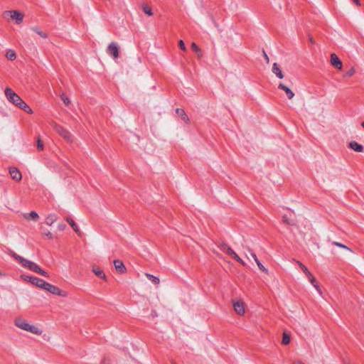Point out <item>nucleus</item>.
<instances>
[{
    "label": "nucleus",
    "mask_w": 364,
    "mask_h": 364,
    "mask_svg": "<svg viewBox=\"0 0 364 364\" xmlns=\"http://www.w3.org/2000/svg\"><path fill=\"white\" fill-rule=\"evenodd\" d=\"M142 10L148 16H151L153 15L151 9L149 6H147L146 4H143L142 5Z\"/></svg>",
    "instance_id": "29"
},
{
    "label": "nucleus",
    "mask_w": 364,
    "mask_h": 364,
    "mask_svg": "<svg viewBox=\"0 0 364 364\" xmlns=\"http://www.w3.org/2000/svg\"><path fill=\"white\" fill-rule=\"evenodd\" d=\"M354 2L355 3V4L357 6H361V4H360L361 1H354Z\"/></svg>",
    "instance_id": "48"
},
{
    "label": "nucleus",
    "mask_w": 364,
    "mask_h": 364,
    "mask_svg": "<svg viewBox=\"0 0 364 364\" xmlns=\"http://www.w3.org/2000/svg\"><path fill=\"white\" fill-rule=\"evenodd\" d=\"M361 125L364 128V121L362 122Z\"/></svg>",
    "instance_id": "49"
},
{
    "label": "nucleus",
    "mask_w": 364,
    "mask_h": 364,
    "mask_svg": "<svg viewBox=\"0 0 364 364\" xmlns=\"http://www.w3.org/2000/svg\"><path fill=\"white\" fill-rule=\"evenodd\" d=\"M332 244L335 246H337V247H339L341 248H343V249H346V250H348L349 251H351V250L347 247L346 245L342 244V243H340L338 242H333Z\"/></svg>",
    "instance_id": "34"
},
{
    "label": "nucleus",
    "mask_w": 364,
    "mask_h": 364,
    "mask_svg": "<svg viewBox=\"0 0 364 364\" xmlns=\"http://www.w3.org/2000/svg\"><path fill=\"white\" fill-rule=\"evenodd\" d=\"M248 252H250L251 257L254 259V260L255 261V262H257V260H259L256 254L252 251V250H250V248H248Z\"/></svg>",
    "instance_id": "37"
},
{
    "label": "nucleus",
    "mask_w": 364,
    "mask_h": 364,
    "mask_svg": "<svg viewBox=\"0 0 364 364\" xmlns=\"http://www.w3.org/2000/svg\"><path fill=\"white\" fill-rule=\"evenodd\" d=\"M232 305H233L235 311L238 315H243L245 314V307H244V303L242 301H233Z\"/></svg>",
    "instance_id": "9"
},
{
    "label": "nucleus",
    "mask_w": 364,
    "mask_h": 364,
    "mask_svg": "<svg viewBox=\"0 0 364 364\" xmlns=\"http://www.w3.org/2000/svg\"><path fill=\"white\" fill-rule=\"evenodd\" d=\"M236 261L242 264V265H245V262L236 254L233 257Z\"/></svg>",
    "instance_id": "38"
},
{
    "label": "nucleus",
    "mask_w": 364,
    "mask_h": 364,
    "mask_svg": "<svg viewBox=\"0 0 364 364\" xmlns=\"http://www.w3.org/2000/svg\"><path fill=\"white\" fill-rule=\"evenodd\" d=\"M6 57L10 60H14L16 59V55L14 50H9L6 54Z\"/></svg>",
    "instance_id": "28"
},
{
    "label": "nucleus",
    "mask_w": 364,
    "mask_h": 364,
    "mask_svg": "<svg viewBox=\"0 0 364 364\" xmlns=\"http://www.w3.org/2000/svg\"><path fill=\"white\" fill-rule=\"evenodd\" d=\"M282 221L289 225H295L296 223L293 219H290L287 215L282 217Z\"/></svg>",
    "instance_id": "27"
},
{
    "label": "nucleus",
    "mask_w": 364,
    "mask_h": 364,
    "mask_svg": "<svg viewBox=\"0 0 364 364\" xmlns=\"http://www.w3.org/2000/svg\"><path fill=\"white\" fill-rule=\"evenodd\" d=\"M60 98L63 100V102L65 103V105H68L70 103V99L65 94H62L60 95Z\"/></svg>",
    "instance_id": "35"
},
{
    "label": "nucleus",
    "mask_w": 364,
    "mask_h": 364,
    "mask_svg": "<svg viewBox=\"0 0 364 364\" xmlns=\"http://www.w3.org/2000/svg\"><path fill=\"white\" fill-rule=\"evenodd\" d=\"M92 272L100 278L103 279H106V275L102 270L100 269L99 267L93 266Z\"/></svg>",
    "instance_id": "19"
},
{
    "label": "nucleus",
    "mask_w": 364,
    "mask_h": 364,
    "mask_svg": "<svg viewBox=\"0 0 364 364\" xmlns=\"http://www.w3.org/2000/svg\"><path fill=\"white\" fill-rule=\"evenodd\" d=\"M43 289H45L50 293L58 295L63 297H66L68 296V293L65 291L61 290L58 287L53 285L50 283L46 282L44 286L43 287Z\"/></svg>",
    "instance_id": "3"
},
{
    "label": "nucleus",
    "mask_w": 364,
    "mask_h": 364,
    "mask_svg": "<svg viewBox=\"0 0 364 364\" xmlns=\"http://www.w3.org/2000/svg\"><path fill=\"white\" fill-rule=\"evenodd\" d=\"M349 147L356 152H362L364 149L363 145L358 144L355 141H352L349 143Z\"/></svg>",
    "instance_id": "18"
},
{
    "label": "nucleus",
    "mask_w": 364,
    "mask_h": 364,
    "mask_svg": "<svg viewBox=\"0 0 364 364\" xmlns=\"http://www.w3.org/2000/svg\"><path fill=\"white\" fill-rule=\"evenodd\" d=\"M66 221L70 225V226L73 228V230L76 233H77L78 235H80V229L73 219H71L70 218H67Z\"/></svg>",
    "instance_id": "22"
},
{
    "label": "nucleus",
    "mask_w": 364,
    "mask_h": 364,
    "mask_svg": "<svg viewBox=\"0 0 364 364\" xmlns=\"http://www.w3.org/2000/svg\"><path fill=\"white\" fill-rule=\"evenodd\" d=\"M114 265L117 272L123 274L126 271V267L124 263L119 259L114 260Z\"/></svg>",
    "instance_id": "15"
},
{
    "label": "nucleus",
    "mask_w": 364,
    "mask_h": 364,
    "mask_svg": "<svg viewBox=\"0 0 364 364\" xmlns=\"http://www.w3.org/2000/svg\"><path fill=\"white\" fill-rule=\"evenodd\" d=\"M355 73V70L353 68H350L347 73H346V75L347 76H352Z\"/></svg>",
    "instance_id": "41"
},
{
    "label": "nucleus",
    "mask_w": 364,
    "mask_h": 364,
    "mask_svg": "<svg viewBox=\"0 0 364 364\" xmlns=\"http://www.w3.org/2000/svg\"><path fill=\"white\" fill-rule=\"evenodd\" d=\"M272 71L278 78H279V79L284 78V76L282 73V71L277 63H274L273 64Z\"/></svg>",
    "instance_id": "17"
},
{
    "label": "nucleus",
    "mask_w": 364,
    "mask_h": 364,
    "mask_svg": "<svg viewBox=\"0 0 364 364\" xmlns=\"http://www.w3.org/2000/svg\"><path fill=\"white\" fill-rule=\"evenodd\" d=\"M297 264H299V266L301 267V269H302V271L305 273V274L306 276L309 274L311 276V272L308 270V269L301 262L297 261Z\"/></svg>",
    "instance_id": "33"
},
{
    "label": "nucleus",
    "mask_w": 364,
    "mask_h": 364,
    "mask_svg": "<svg viewBox=\"0 0 364 364\" xmlns=\"http://www.w3.org/2000/svg\"><path fill=\"white\" fill-rule=\"evenodd\" d=\"M331 63L336 68L341 70L342 68L343 64L341 60L337 56L336 54L332 53L331 55Z\"/></svg>",
    "instance_id": "10"
},
{
    "label": "nucleus",
    "mask_w": 364,
    "mask_h": 364,
    "mask_svg": "<svg viewBox=\"0 0 364 364\" xmlns=\"http://www.w3.org/2000/svg\"><path fill=\"white\" fill-rule=\"evenodd\" d=\"M146 277L149 281H151L152 283L155 284H158L160 282L159 279L157 277H155L151 274L146 273Z\"/></svg>",
    "instance_id": "24"
},
{
    "label": "nucleus",
    "mask_w": 364,
    "mask_h": 364,
    "mask_svg": "<svg viewBox=\"0 0 364 364\" xmlns=\"http://www.w3.org/2000/svg\"><path fill=\"white\" fill-rule=\"evenodd\" d=\"M5 18L9 16L12 20L15 21L17 24L23 21V15L18 11H6L4 14Z\"/></svg>",
    "instance_id": "4"
},
{
    "label": "nucleus",
    "mask_w": 364,
    "mask_h": 364,
    "mask_svg": "<svg viewBox=\"0 0 364 364\" xmlns=\"http://www.w3.org/2000/svg\"><path fill=\"white\" fill-rule=\"evenodd\" d=\"M28 269L33 272L38 273L42 276L48 277V273L43 269H42L37 264H36L33 262H32L31 264H30V267Z\"/></svg>",
    "instance_id": "12"
},
{
    "label": "nucleus",
    "mask_w": 364,
    "mask_h": 364,
    "mask_svg": "<svg viewBox=\"0 0 364 364\" xmlns=\"http://www.w3.org/2000/svg\"><path fill=\"white\" fill-rule=\"evenodd\" d=\"M236 255V252L232 250V251L230 252V254L228 255L230 256H232V257H234V256Z\"/></svg>",
    "instance_id": "46"
},
{
    "label": "nucleus",
    "mask_w": 364,
    "mask_h": 364,
    "mask_svg": "<svg viewBox=\"0 0 364 364\" xmlns=\"http://www.w3.org/2000/svg\"><path fill=\"white\" fill-rule=\"evenodd\" d=\"M31 30L33 31L35 33H36L38 35H39L43 38H46L48 37V35L46 33L42 32L38 27H32Z\"/></svg>",
    "instance_id": "26"
},
{
    "label": "nucleus",
    "mask_w": 364,
    "mask_h": 364,
    "mask_svg": "<svg viewBox=\"0 0 364 364\" xmlns=\"http://www.w3.org/2000/svg\"><path fill=\"white\" fill-rule=\"evenodd\" d=\"M307 277H308L311 284L314 287V288L317 290V291L319 294H321V290L319 286L318 285V284L316 281V279L312 275V274L311 273V276L309 274V275H307Z\"/></svg>",
    "instance_id": "21"
},
{
    "label": "nucleus",
    "mask_w": 364,
    "mask_h": 364,
    "mask_svg": "<svg viewBox=\"0 0 364 364\" xmlns=\"http://www.w3.org/2000/svg\"><path fill=\"white\" fill-rule=\"evenodd\" d=\"M55 131L68 141H72L73 136L70 132L58 124L54 125Z\"/></svg>",
    "instance_id": "5"
},
{
    "label": "nucleus",
    "mask_w": 364,
    "mask_h": 364,
    "mask_svg": "<svg viewBox=\"0 0 364 364\" xmlns=\"http://www.w3.org/2000/svg\"><path fill=\"white\" fill-rule=\"evenodd\" d=\"M236 255V252L232 250V251L230 252V254L228 255L230 256H232V257H234V256Z\"/></svg>",
    "instance_id": "47"
},
{
    "label": "nucleus",
    "mask_w": 364,
    "mask_h": 364,
    "mask_svg": "<svg viewBox=\"0 0 364 364\" xmlns=\"http://www.w3.org/2000/svg\"><path fill=\"white\" fill-rule=\"evenodd\" d=\"M290 336L287 334L286 333H283V336H282V344L284 345V346H287L288 345L289 343H290Z\"/></svg>",
    "instance_id": "30"
},
{
    "label": "nucleus",
    "mask_w": 364,
    "mask_h": 364,
    "mask_svg": "<svg viewBox=\"0 0 364 364\" xmlns=\"http://www.w3.org/2000/svg\"><path fill=\"white\" fill-rule=\"evenodd\" d=\"M57 220V216L55 214L48 215L45 220V223L48 225H52Z\"/></svg>",
    "instance_id": "20"
},
{
    "label": "nucleus",
    "mask_w": 364,
    "mask_h": 364,
    "mask_svg": "<svg viewBox=\"0 0 364 364\" xmlns=\"http://www.w3.org/2000/svg\"><path fill=\"white\" fill-rule=\"evenodd\" d=\"M10 255L15 260H16L23 267L29 269L30 264H31L32 261L18 255V254H16V252H14L13 251H11Z\"/></svg>",
    "instance_id": "6"
},
{
    "label": "nucleus",
    "mask_w": 364,
    "mask_h": 364,
    "mask_svg": "<svg viewBox=\"0 0 364 364\" xmlns=\"http://www.w3.org/2000/svg\"><path fill=\"white\" fill-rule=\"evenodd\" d=\"M65 228V224H58V229L60 230V231H63L64 230Z\"/></svg>",
    "instance_id": "43"
},
{
    "label": "nucleus",
    "mask_w": 364,
    "mask_h": 364,
    "mask_svg": "<svg viewBox=\"0 0 364 364\" xmlns=\"http://www.w3.org/2000/svg\"><path fill=\"white\" fill-rule=\"evenodd\" d=\"M176 113L178 114V115L181 116L183 120H186V121H188V118L187 117V115L186 114V113L184 112V111L181 109H176Z\"/></svg>",
    "instance_id": "31"
},
{
    "label": "nucleus",
    "mask_w": 364,
    "mask_h": 364,
    "mask_svg": "<svg viewBox=\"0 0 364 364\" xmlns=\"http://www.w3.org/2000/svg\"><path fill=\"white\" fill-rule=\"evenodd\" d=\"M9 173L11 177L16 181H19L22 178L21 172L15 167L10 168Z\"/></svg>",
    "instance_id": "14"
},
{
    "label": "nucleus",
    "mask_w": 364,
    "mask_h": 364,
    "mask_svg": "<svg viewBox=\"0 0 364 364\" xmlns=\"http://www.w3.org/2000/svg\"><path fill=\"white\" fill-rule=\"evenodd\" d=\"M275 3H276V5L274 6V9H276V10L277 9H282V6L280 5L279 1H275Z\"/></svg>",
    "instance_id": "44"
},
{
    "label": "nucleus",
    "mask_w": 364,
    "mask_h": 364,
    "mask_svg": "<svg viewBox=\"0 0 364 364\" xmlns=\"http://www.w3.org/2000/svg\"><path fill=\"white\" fill-rule=\"evenodd\" d=\"M107 53L113 58L116 59L119 58V46L117 43L112 42L109 44L107 49Z\"/></svg>",
    "instance_id": "8"
},
{
    "label": "nucleus",
    "mask_w": 364,
    "mask_h": 364,
    "mask_svg": "<svg viewBox=\"0 0 364 364\" xmlns=\"http://www.w3.org/2000/svg\"><path fill=\"white\" fill-rule=\"evenodd\" d=\"M28 269L33 272L38 273L42 276L48 277V273L43 269H42L37 264H36L33 262H32L31 264H30V267Z\"/></svg>",
    "instance_id": "11"
},
{
    "label": "nucleus",
    "mask_w": 364,
    "mask_h": 364,
    "mask_svg": "<svg viewBox=\"0 0 364 364\" xmlns=\"http://www.w3.org/2000/svg\"><path fill=\"white\" fill-rule=\"evenodd\" d=\"M4 93L7 100L10 103L14 105L26 113H33L31 107L20 97L18 94L13 91L10 87H6L4 90Z\"/></svg>",
    "instance_id": "1"
},
{
    "label": "nucleus",
    "mask_w": 364,
    "mask_h": 364,
    "mask_svg": "<svg viewBox=\"0 0 364 364\" xmlns=\"http://www.w3.org/2000/svg\"><path fill=\"white\" fill-rule=\"evenodd\" d=\"M15 325L24 331L35 333V334H41V331L39 330L38 328L36 327L35 326L30 325L25 320L17 318L15 319Z\"/></svg>",
    "instance_id": "2"
},
{
    "label": "nucleus",
    "mask_w": 364,
    "mask_h": 364,
    "mask_svg": "<svg viewBox=\"0 0 364 364\" xmlns=\"http://www.w3.org/2000/svg\"><path fill=\"white\" fill-rule=\"evenodd\" d=\"M25 281L29 282L32 284L43 289V287L44 286L46 281L43 279L36 277H32V276H26L23 277Z\"/></svg>",
    "instance_id": "7"
},
{
    "label": "nucleus",
    "mask_w": 364,
    "mask_h": 364,
    "mask_svg": "<svg viewBox=\"0 0 364 364\" xmlns=\"http://www.w3.org/2000/svg\"><path fill=\"white\" fill-rule=\"evenodd\" d=\"M28 269L33 272L38 273L42 276L48 277V273L43 269H42L37 264H36L33 262H32L31 264H30V267Z\"/></svg>",
    "instance_id": "13"
},
{
    "label": "nucleus",
    "mask_w": 364,
    "mask_h": 364,
    "mask_svg": "<svg viewBox=\"0 0 364 364\" xmlns=\"http://www.w3.org/2000/svg\"><path fill=\"white\" fill-rule=\"evenodd\" d=\"M178 44H179V46H180V48H181V50H184V51H186V46H185V44H184V42H183L182 40H180V41H179Z\"/></svg>",
    "instance_id": "40"
},
{
    "label": "nucleus",
    "mask_w": 364,
    "mask_h": 364,
    "mask_svg": "<svg viewBox=\"0 0 364 364\" xmlns=\"http://www.w3.org/2000/svg\"><path fill=\"white\" fill-rule=\"evenodd\" d=\"M256 264L261 271L265 273L269 272V270L260 262L259 260H257Z\"/></svg>",
    "instance_id": "32"
},
{
    "label": "nucleus",
    "mask_w": 364,
    "mask_h": 364,
    "mask_svg": "<svg viewBox=\"0 0 364 364\" xmlns=\"http://www.w3.org/2000/svg\"><path fill=\"white\" fill-rule=\"evenodd\" d=\"M220 250L227 254L228 255L230 254V252L232 251V248L229 247L228 245L225 243H222L220 246Z\"/></svg>",
    "instance_id": "25"
},
{
    "label": "nucleus",
    "mask_w": 364,
    "mask_h": 364,
    "mask_svg": "<svg viewBox=\"0 0 364 364\" xmlns=\"http://www.w3.org/2000/svg\"><path fill=\"white\" fill-rule=\"evenodd\" d=\"M278 88L282 90L285 92L287 97L289 99H292L294 97V92L287 86L284 85L283 83H280L278 86Z\"/></svg>",
    "instance_id": "16"
},
{
    "label": "nucleus",
    "mask_w": 364,
    "mask_h": 364,
    "mask_svg": "<svg viewBox=\"0 0 364 364\" xmlns=\"http://www.w3.org/2000/svg\"><path fill=\"white\" fill-rule=\"evenodd\" d=\"M263 56H264V59L266 60V61L268 63L269 60V56L267 55V54L266 53V52L264 50H263Z\"/></svg>",
    "instance_id": "45"
},
{
    "label": "nucleus",
    "mask_w": 364,
    "mask_h": 364,
    "mask_svg": "<svg viewBox=\"0 0 364 364\" xmlns=\"http://www.w3.org/2000/svg\"><path fill=\"white\" fill-rule=\"evenodd\" d=\"M43 234H44L46 237H48L49 239H52V238H53V235H52V233H51L50 231H48V230H47L46 232H43Z\"/></svg>",
    "instance_id": "42"
},
{
    "label": "nucleus",
    "mask_w": 364,
    "mask_h": 364,
    "mask_svg": "<svg viewBox=\"0 0 364 364\" xmlns=\"http://www.w3.org/2000/svg\"><path fill=\"white\" fill-rule=\"evenodd\" d=\"M43 147H44V146H43V142L41 141V140L40 139H38L37 140V149H38V150L41 151V150L43 149Z\"/></svg>",
    "instance_id": "36"
},
{
    "label": "nucleus",
    "mask_w": 364,
    "mask_h": 364,
    "mask_svg": "<svg viewBox=\"0 0 364 364\" xmlns=\"http://www.w3.org/2000/svg\"><path fill=\"white\" fill-rule=\"evenodd\" d=\"M24 218L36 220L38 218V214L36 211H31L30 213L25 214Z\"/></svg>",
    "instance_id": "23"
},
{
    "label": "nucleus",
    "mask_w": 364,
    "mask_h": 364,
    "mask_svg": "<svg viewBox=\"0 0 364 364\" xmlns=\"http://www.w3.org/2000/svg\"><path fill=\"white\" fill-rule=\"evenodd\" d=\"M191 48L196 52V53H200V48L198 47V46L195 43H192Z\"/></svg>",
    "instance_id": "39"
}]
</instances>
